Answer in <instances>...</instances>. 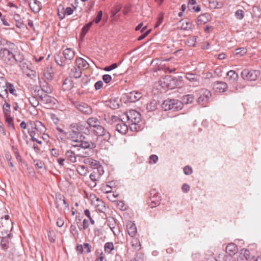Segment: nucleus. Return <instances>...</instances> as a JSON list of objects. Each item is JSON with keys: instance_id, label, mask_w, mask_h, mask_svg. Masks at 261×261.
I'll use <instances>...</instances> for the list:
<instances>
[{"instance_id": "09e8293b", "label": "nucleus", "mask_w": 261, "mask_h": 261, "mask_svg": "<svg viewBox=\"0 0 261 261\" xmlns=\"http://www.w3.org/2000/svg\"><path fill=\"white\" fill-rule=\"evenodd\" d=\"M121 8L122 6L120 5L116 4L111 11V16L114 17L120 11Z\"/></svg>"}, {"instance_id": "e2e57ef3", "label": "nucleus", "mask_w": 261, "mask_h": 261, "mask_svg": "<svg viewBox=\"0 0 261 261\" xmlns=\"http://www.w3.org/2000/svg\"><path fill=\"white\" fill-rule=\"evenodd\" d=\"M158 161V156L155 154H152L149 156V163L150 164H156Z\"/></svg>"}, {"instance_id": "37998d69", "label": "nucleus", "mask_w": 261, "mask_h": 261, "mask_svg": "<svg viewBox=\"0 0 261 261\" xmlns=\"http://www.w3.org/2000/svg\"><path fill=\"white\" fill-rule=\"evenodd\" d=\"M180 22L182 23L181 28L184 30H188L191 28L192 24L188 20H181Z\"/></svg>"}, {"instance_id": "ddd939ff", "label": "nucleus", "mask_w": 261, "mask_h": 261, "mask_svg": "<svg viewBox=\"0 0 261 261\" xmlns=\"http://www.w3.org/2000/svg\"><path fill=\"white\" fill-rule=\"evenodd\" d=\"M142 94L141 92L133 91L126 95V97L130 102H135L139 100L142 97Z\"/></svg>"}, {"instance_id": "603ef678", "label": "nucleus", "mask_w": 261, "mask_h": 261, "mask_svg": "<svg viewBox=\"0 0 261 261\" xmlns=\"http://www.w3.org/2000/svg\"><path fill=\"white\" fill-rule=\"evenodd\" d=\"M9 218V216L8 215H5V218L2 217L1 218V222H3V224L10 226L12 224V223Z\"/></svg>"}, {"instance_id": "9b49d317", "label": "nucleus", "mask_w": 261, "mask_h": 261, "mask_svg": "<svg viewBox=\"0 0 261 261\" xmlns=\"http://www.w3.org/2000/svg\"><path fill=\"white\" fill-rule=\"evenodd\" d=\"M200 95L197 99V102L202 105H205L208 101L209 99L211 97V93L210 91L206 89H202L200 92Z\"/></svg>"}, {"instance_id": "2f4dec72", "label": "nucleus", "mask_w": 261, "mask_h": 261, "mask_svg": "<svg viewBox=\"0 0 261 261\" xmlns=\"http://www.w3.org/2000/svg\"><path fill=\"white\" fill-rule=\"evenodd\" d=\"M63 11V15H61L60 14V10L58 9V15L61 19H63L65 17V15H70L72 14L73 10L71 7H67L64 10V8H62Z\"/></svg>"}, {"instance_id": "c03bdc74", "label": "nucleus", "mask_w": 261, "mask_h": 261, "mask_svg": "<svg viewBox=\"0 0 261 261\" xmlns=\"http://www.w3.org/2000/svg\"><path fill=\"white\" fill-rule=\"evenodd\" d=\"M9 237H5L4 238H2V240L1 242V246L2 249L4 250H6L9 247Z\"/></svg>"}, {"instance_id": "2eb2a0df", "label": "nucleus", "mask_w": 261, "mask_h": 261, "mask_svg": "<svg viewBox=\"0 0 261 261\" xmlns=\"http://www.w3.org/2000/svg\"><path fill=\"white\" fill-rule=\"evenodd\" d=\"M29 6L34 13H38L42 8L41 3L37 0H30Z\"/></svg>"}, {"instance_id": "69168bd1", "label": "nucleus", "mask_w": 261, "mask_h": 261, "mask_svg": "<svg viewBox=\"0 0 261 261\" xmlns=\"http://www.w3.org/2000/svg\"><path fill=\"white\" fill-rule=\"evenodd\" d=\"M137 261H144V255L141 252L137 253L134 257Z\"/></svg>"}, {"instance_id": "20e7f679", "label": "nucleus", "mask_w": 261, "mask_h": 261, "mask_svg": "<svg viewBox=\"0 0 261 261\" xmlns=\"http://www.w3.org/2000/svg\"><path fill=\"white\" fill-rule=\"evenodd\" d=\"M162 108L165 111L168 110L178 111L182 109V103L177 99H168L164 100L162 103Z\"/></svg>"}, {"instance_id": "c756f323", "label": "nucleus", "mask_w": 261, "mask_h": 261, "mask_svg": "<svg viewBox=\"0 0 261 261\" xmlns=\"http://www.w3.org/2000/svg\"><path fill=\"white\" fill-rule=\"evenodd\" d=\"M106 129L100 125H97L93 128V133L94 135L101 136L102 135H103V133L105 132Z\"/></svg>"}, {"instance_id": "c9c22d12", "label": "nucleus", "mask_w": 261, "mask_h": 261, "mask_svg": "<svg viewBox=\"0 0 261 261\" xmlns=\"http://www.w3.org/2000/svg\"><path fill=\"white\" fill-rule=\"evenodd\" d=\"M194 99V96L192 94H188L186 95H184L182 97V101L181 102L182 104L185 103V104H188L192 103Z\"/></svg>"}, {"instance_id": "1a4fd4ad", "label": "nucleus", "mask_w": 261, "mask_h": 261, "mask_svg": "<svg viewBox=\"0 0 261 261\" xmlns=\"http://www.w3.org/2000/svg\"><path fill=\"white\" fill-rule=\"evenodd\" d=\"M37 96L38 97L40 101L44 104L47 105L49 106H51L55 104L56 99L48 95L47 94L40 92V90L37 92Z\"/></svg>"}, {"instance_id": "8fccbe9b", "label": "nucleus", "mask_w": 261, "mask_h": 261, "mask_svg": "<svg viewBox=\"0 0 261 261\" xmlns=\"http://www.w3.org/2000/svg\"><path fill=\"white\" fill-rule=\"evenodd\" d=\"M93 169H94V171H96V173H97V174H98V175H99L100 177L104 173L103 167L99 165V162L98 161L97 167H95L93 168Z\"/></svg>"}, {"instance_id": "412c9836", "label": "nucleus", "mask_w": 261, "mask_h": 261, "mask_svg": "<svg viewBox=\"0 0 261 261\" xmlns=\"http://www.w3.org/2000/svg\"><path fill=\"white\" fill-rule=\"evenodd\" d=\"M166 84V87L170 89H172L177 86V81L176 79L170 76L166 79L164 82Z\"/></svg>"}, {"instance_id": "7ed1b4c3", "label": "nucleus", "mask_w": 261, "mask_h": 261, "mask_svg": "<svg viewBox=\"0 0 261 261\" xmlns=\"http://www.w3.org/2000/svg\"><path fill=\"white\" fill-rule=\"evenodd\" d=\"M0 59L8 65H14L16 56L7 48L1 47L0 48Z\"/></svg>"}, {"instance_id": "de8ad7c7", "label": "nucleus", "mask_w": 261, "mask_h": 261, "mask_svg": "<svg viewBox=\"0 0 261 261\" xmlns=\"http://www.w3.org/2000/svg\"><path fill=\"white\" fill-rule=\"evenodd\" d=\"M130 129L133 132H138L140 129L141 125L139 123H129Z\"/></svg>"}, {"instance_id": "bb28decb", "label": "nucleus", "mask_w": 261, "mask_h": 261, "mask_svg": "<svg viewBox=\"0 0 261 261\" xmlns=\"http://www.w3.org/2000/svg\"><path fill=\"white\" fill-rule=\"evenodd\" d=\"M54 75V70L51 67H47L44 71V76L48 80H51Z\"/></svg>"}, {"instance_id": "a18cd8bd", "label": "nucleus", "mask_w": 261, "mask_h": 261, "mask_svg": "<svg viewBox=\"0 0 261 261\" xmlns=\"http://www.w3.org/2000/svg\"><path fill=\"white\" fill-rule=\"evenodd\" d=\"M107 222L108 226H109L110 228H114V227L117 225L116 219L112 217H108L107 220Z\"/></svg>"}, {"instance_id": "39448f33", "label": "nucleus", "mask_w": 261, "mask_h": 261, "mask_svg": "<svg viewBox=\"0 0 261 261\" xmlns=\"http://www.w3.org/2000/svg\"><path fill=\"white\" fill-rule=\"evenodd\" d=\"M260 74L259 70L245 69L241 72V76L244 80L254 81L258 79Z\"/></svg>"}, {"instance_id": "4c0bfd02", "label": "nucleus", "mask_w": 261, "mask_h": 261, "mask_svg": "<svg viewBox=\"0 0 261 261\" xmlns=\"http://www.w3.org/2000/svg\"><path fill=\"white\" fill-rule=\"evenodd\" d=\"M29 102L32 107L35 108L39 104V99L37 96V94L35 96H32L29 99Z\"/></svg>"}, {"instance_id": "5701e85b", "label": "nucleus", "mask_w": 261, "mask_h": 261, "mask_svg": "<svg viewBox=\"0 0 261 261\" xmlns=\"http://www.w3.org/2000/svg\"><path fill=\"white\" fill-rule=\"evenodd\" d=\"M8 91L12 94L17 96L16 93V91L14 89V86L12 84L8 82L6 88L4 89V92L6 97H8Z\"/></svg>"}, {"instance_id": "49530a36", "label": "nucleus", "mask_w": 261, "mask_h": 261, "mask_svg": "<svg viewBox=\"0 0 261 261\" xmlns=\"http://www.w3.org/2000/svg\"><path fill=\"white\" fill-rule=\"evenodd\" d=\"M146 28H147L146 26L142 28V29L141 30V32L142 33V34L138 37V40L140 41V40L143 39L150 33V32H151V30H148L145 32Z\"/></svg>"}, {"instance_id": "f03ea898", "label": "nucleus", "mask_w": 261, "mask_h": 261, "mask_svg": "<svg viewBox=\"0 0 261 261\" xmlns=\"http://www.w3.org/2000/svg\"><path fill=\"white\" fill-rule=\"evenodd\" d=\"M72 130L65 133L68 139H71L73 143L72 147H82V124L80 123H73L70 125Z\"/></svg>"}, {"instance_id": "cd10ccee", "label": "nucleus", "mask_w": 261, "mask_h": 261, "mask_svg": "<svg viewBox=\"0 0 261 261\" xmlns=\"http://www.w3.org/2000/svg\"><path fill=\"white\" fill-rule=\"evenodd\" d=\"M63 55L67 60H71L74 56V51L69 48H66L63 52Z\"/></svg>"}, {"instance_id": "79ce46f5", "label": "nucleus", "mask_w": 261, "mask_h": 261, "mask_svg": "<svg viewBox=\"0 0 261 261\" xmlns=\"http://www.w3.org/2000/svg\"><path fill=\"white\" fill-rule=\"evenodd\" d=\"M92 113V109L91 107L87 103H83V114L85 115H90Z\"/></svg>"}, {"instance_id": "7c9ffc66", "label": "nucleus", "mask_w": 261, "mask_h": 261, "mask_svg": "<svg viewBox=\"0 0 261 261\" xmlns=\"http://www.w3.org/2000/svg\"><path fill=\"white\" fill-rule=\"evenodd\" d=\"M97 120V119L95 118L90 117L87 119L84 124L93 129L97 125L96 124Z\"/></svg>"}, {"instance_id": "473e14b6", "label": "nucleus", "mask_w": 261, "mask_h": 261, "mask_svg": "<svg viewBox=\"0 0 261 261\" xmlns=\"http://www.w3.org/2000/svg\"><path fill=\"white\" fill-rule=\"evenodd\" d=\"M33 128L40 133L43 132L45 129V127L43 123L39 121H37L34 122Z\"/></svg>"}, {"instance_id": "423d86ee", "label": "nucleus", "mask_w": 261, "mask_h": 261, "mask_svg": "<svg viewBox=\"0 0 261 261\" xmlns=\"http://www.w3.org/2000/svg\"><path fill=\"white\" fill-rule=\"evenodd\" d=\"M79 215L76 216L75 221L73 224L71 225L70 227V231L72 236L74 238L76 242L79 238V230H82V222L80 218V214L78 213Z\"/></svg>"}, {"instance_id": "6ab92c4d", "label": "nucleus", "mask_w": 261, "mask_h": 261, "mask_svg": "<svg viewBox=\"0 0 261 261\" xmlns=\"http://www.w3.org/2000/svg\"><path fill=\"white\" fill-rule=\"evenodd\" d=\"M66 156L71 162H76L77 159L79 161H81V156L80 154H76L74 150L67 151L66 153Z\"/></svg>"}, {"instance_id": "393cba45", "label": "nucleus", "mask_w": 261, "mask_h": 261, "mask_svg": "<svg viewBox=\"0 0 261 261\" xmlns=\"http://www.w3.org/2000/svg\"><path fill=\"white\" fill-rule=\"evenodd\" d=\"M116 130L122 134H125L128 130V126L123 121H121L116 125Z\"/></svg>"}, {"instance_id": "a878e982", "label": "nucleus", "mask_w": 261, "mask_h": 261, "mask_svg": "<svg viewBox=\"0 0 261 261\" xmlns=\"http://www.w3.org/2000/svg\"><path fill=\"white\" fill-rule=\"evenodd\" d=\"M228 80L231 83L237 82L239 79V75L235 71L230 70L227 73Z\"/></svg>"}, {"instance_id": "13d9d810", "label": "nucleus", "mask_w": 261, "mask_h": 261, "mask_svg": "<svg viewBox=\"0 0 261 261\" xmlns=\"http://www.w3.org/2000/svg\"><path fill=\"white\" fill-rule=\"evenodd\" d=\"M5 102V104L3 105V109L4 111V113H10V105L7 102L5 97L3 99Z\"/></svg>"}, {"instance_id": "052dcab7", "label": "nucleus", "mask_w": 261, "mask_h": 261, "mask_svg": "<svg viewBox=\"0 0 261 261\" xmlns=\"http://www.w3.org/2000/svg\"><path fill=\"white\" fill-rule=\"evenodd\" d=\"M132 246L136 249H140V243L137 239H134L132 241Z\"/></svg>"}, {"instance_id": "774afa93", "label": "nucleus", "mask_w": 261, "mask_h": 261, "mask_svg": "<svg viewBox=\"0 0 261 261\" xmlns=\"http://www.w3.org/2000/svg\"><path fill=\"white\" fill-rule=\"evenodd\" d=\"M117 206L118 208H120L122 211H124L126 210V207L124 203V202L122 201H117Z\"/></svg>"}, {"instance_id": "4468645a", "label": "nucleus", "mask_w": 261, "mask_h": 261, "mask_svg": "<svg viewBox=\"0 0 261 261\" xmlns=\"http://www.w3.org/2000/svg\"><path fill=\"white\" fill-rule=\"evenodd\" d=\"M213 86L215 91L218 92H223L227 88V84L224 82H215L213 83Z\"/></svg>"}, {"instance_id": "72a5a7b5", "label": "nucleus", "mask_w": 261, "mask_h": 261, "mask_svg": "<svg viewBox=\"0 0 261 261\" xmlns=\"http://www.w3.org/2000/svg\"><path fill=\"white\" fill-rule=\"evenodd\" d=\"M41 90L40 91L43 93L48 94L52 92V87L48 83H46L45 85H41Z\"/></svg>"}, {"instance_id": "f8f14e48", "label": "nucleus", "mask_w": 261, "mask_h": 261, "mask_svg": "<svg viewBox=\"0 0 261 261\" xmlns=\"http://www.w3.org/2000/svg\"><path fill=\"white\" fill-rule=\"evenodd\" d=\"M83 163L85 165H83V170L86 169V171L89 172V170L93 169L95 167H97V161L93 160L92 158H86V156L83 155Z\"/></svg>"}, {"instance_id": "4be33fe9", "label": "nucleus", "mask_w": 261, "mask_h": 261, "mask_svg": "<svg viewBox=\"0 0 261 261\" xmlns=\"http://www.w3.org/2000/svg\"><path fill=\"white\" fill-rule=\"evenodd\" d=\"M126 227L128 234L131 237H135L137 232L136 225L134 223L130 222L129 223H127Z\"/></svg>"}, {"instance_id": "dca6fc26", "label": "nucleus", "mask_w": 261, "mask_h": 261, "mask_svg": "<svg viewBox=\"0 0 261 261\" xmlns=\"http://www.w3.org/2000/svg\"><path fill=\"white\" fill-rule=\"evenodd\" d=\"M250 259V251L247 249H242L240 250L238 261H249Z\"/></svg>"}, {"instance_id": "a19ab883", "label": "nucleus", "mask_w": 261, "mask_h": 261, "mask_svg": "<svg viewBox=\"0 0 261 261\" xmlns=\"http://www.w3.org/2000/svg\"><path fill=\"white\" fill-rule=\"evenodd\" d=\"M13 19L16 22V27L19 28H21L23 26V24L21 21L20 16L18 14H15L13 16Z\"/></svg>"}, {"instance_id": "864d4df0", "label": "nucleus", "mask_w": 261, "mask_h": 261, "mask_svg": "<svg viewBox=\"0 0 261 261\" xmlns=\"http://www.w3.org/2000/svg\"><path fill=\"white\" fill-rule=\"evenodd\" d=\"M236 55L242 56L244 55L245 54H246V53H247V49L244 47L239 48L236 49Z\"/></svg>"}, {"instance_id": "aec40b11", "label": "nucleus", "mask_w": 261, "mask_h": 261, "mask_svg": "<svg viewBox=\"0 0 261 261\" xmlns=\"http://www.w3.org/2000/svg\"><path fill=\"white\" fill-rule=\"evenodd\" d=\"M226 252L230 256L234 255L238 250L237 246L234 243L229 244L225 248Z\"/></svg>"}, {"instance_id": "9d476101", "label": "nucleus", "mask_w": 261, "mask_h": 261, "mask_svg": "<svg viewBox=\"0 0 261 261\" xmlns=\"http://www.w3.org/2000/svg\"><path fill=\"white\" fill-rule=\"evenodd\" d=\"M125 116L129 123H139L141 121V114L134 110H130L127 112Z\"/></svg>"}, {"instance_id": "4d7b16f0", "label": "nucleus", "mask_w": 261, "mask_h": 261, "mask_svg": "<svg viewBox=\"0 0 261 261\" xmlns=\"http://www.w3.org/2000/svg\"><path fill=\"white\" fill-rule=\"evenodd\" d=\"M93 22V21H91V22H89L86 25H85L84 27H83V38L84 37L85 34L88 31V30L90 29V28L92 25Z\"/></svg>"}, {"instance_id": "a211bd4d", "label": "nucleus", "mask_w": 261, "mask_h": 261, "mask_svg": "<svg viewBox=\"0 0 261 261\" xmlns=\"http://www.w3.org/2000/svg\"><path fill=\"white\" fill-rule=\"evenodd\" d=\"M2 226L0 229V238H4L5 237H9L10 233V227L8 225L3 224V222H1Z\"/></svg>"}, {"instance_id": "6e6d98bb", "label": "nucleus", "mask_w": 261, "mask_h": 261, "mask_svg": "<svg viewBox=\"0 0 261 261\" xmlns=\"http://www.w3.org/2000/svg\"><path fill=\"white\" fill-rule=\"evenodd\" d=\"M109 106L111 108L114 110L119 108V106L117 100L115 99L110 100Z\"/></svg>"}, {"instance_id": "f257e3e1", "label": "nucleus", "mask_w": 261, "mask_h": 261, "mask_svg": "<svg viewBox=\"0 0 261 261\" xmlns=\"http://www.w3.org/2000/svg\"><path fill=\"white\" fill-rule=\"evenodd\" d=\"M93 129L85 124H83V149H88L87 151L84 152L86 155L90 156L94 153V149L96 144L94 142Z\"/></svg>"}, {"instance_id": "5fc2aeb1", "label": "nucleus", "mask_w": 261, "mask_h": 261, "mask_svg": "<svg viewBox=\"0 0 261 261\" xmlns=\"http://www.w3.org/2000/svg\"><path fill=\"white\" fill-rule=\"evenodd\" d=\"M236 17L239 19L242 20L244 17V12L242 10L239 9L235 13Z\"/></svg>"}, {"instance_id": "338daca9", "label": "nucleus", "mask_w": 261, "mask_h": 261, "mask_svg": "<svg viewBox=\"0 0 261 261\" xmlns=\"http://www.w3.org/2000/svg\"><path fill=\"white\" fill-rule=\"evenodd\" d=\"M102 16V11H99L97 15L96 18L93 19V21L95 22L96 23H98L101 20V18Z\"/></svg>"}, {"instance_id": "3c124183", "label": "nucleus", "mask_w": 261, "mask_h": 261, "mask_svg": "<svg viewBox=\"0 0 261 261\" xmlns=\"http://www.w3.org/2000/svg\"><path fill=\"white\" fill-rule=\"evenodd\" d=\"M105 251L110 253L111 251L114 249V244L112 242L106 243L105 245Z\"/></svg>"}, {"instance_id": "b1692460", "label": "nucleus", "mask_w": 261, "mask_h": 261, "mask_svg": "<svg viewBox=\"0 0 261 261\" xmlns=\"http://www.w3.org/2000/svg\"><path fill=\"white\" fill-rule=\"evenodd\" d=\"M55 60L56 62L60 66H64L66 63V59L64 58L63 54H56L55 55Z\"/></svg>"}, {"instance_id": "0e129e2a", "label": "nucleus", "mask_w": 261, "mask_h": 261, "mask_svg": "<svg viewBox=\"0 0 261 261\" xmlns=\"http://www.w3.org/2000/svg\"><path fill=\"white\" fill-rule=\"evenodd\" d=\"M92 247L88 243H84L83 245V251L84 249L85 251V252L88 253L91 251Z\"/></svg>"}, {"instance_id": "f3484780", "label": "nucleus", "mask_w": 261, "mask_h": 261, "mask_svg": "<svg viewBox=\"0 0 261 261\" xmlns=\"http://www.w3.org/2000/svg\"><path fill=\"white\" fill-rule=\"evenodd\" d=\"M74 82L70 79L66 78L63 83L62 88L64 91H69L72 88H76Z\"/></svg>"}, {"instance_id": "58836bf2", "label": "nucleus", "mask_w": 261, "mask_h": 261, "mask_svg": "<svg viewBox=\"0 0 261 261\" xmlns=\"http://www.w3.org/2000/svg\"><path fill=\"white\" fill-rule=\"evenodd\" d=\"M5 116L6 118V121L8 123V126L10 127H12L14 129V125L13 124V119L10 115V113H5Z\"/></svg>"}, {"instance_id": "0eeeda50", "label": "nucleus", "mask_w": 261, "mask_h": 261, "mask_svg": "<svg viewBox=\"0 0 261 261\" xmlns=\"http://www.w3.org/2000/svg\"><path fill=\"white\" fill-rule=\"evenodd\" d=\"M82 58H78L76 59L75 65L71 70V77L74 80L80 79L82 76Z\"/></svg>"}, {"instance_id": "bf43d9fd", "label": "nucleus", "mask_w": 261, "mask_h": 261, "mask_svg": "<svg viewBox=\"0 0 261 261\" xmlns=\"http://www.w3.org/2000/svg\"><path fill=\"white\" fill-rule=\"evenodd\" d=\"M48 240L51 243H54L55 242L56 238L55 234L53 231L49 230L47 233Z\"/></svg>"}, {"instance_id": "6e6552de", "label": "nucleus", "mask_w": 261, "mask_h": 261, "mask_svg": "<svg viewBox=\"0 0 261 261\" xmlns=\"http://www.w3.org/2000/svg\"><path fill=\"white\" fill-rule=\"evenodd\" d=\"M161 200V196L155 190H153L150 192L149 199L147 204L151 208H153L160 205Z\"/></svg>"}, {"instance_id": "680f3d73", "label": "nucleus", "mask_w": 261, "mask_h": 261, "mask_svg": "<svg viewBox=\"0 0 261 261\" xmlns=\"http://www.w3.org/2000/svg\"><path fill=\"white\" fill-rule=\"evenodd\" d=\"M100 178L99 175L97 173H96V171H93L92 173L90 175V178L92 181H95Z\"/></svg>"}, {"instance_id": "c85d7f7f", "label": "nucleus", "mask_w": 261, "mask_h": 261, "mask_svg": "<svg viewBox=\"0 0 261 261\" xmlns=\"http://www.w3.org/2000/svg\"><path fill=\"white\" fill-rule=\"evenodd\" d=\"M8 82L4 77H0V97L4 99V95L2 94L4 89L6 88Z\"/></svg>"}, {"instance_id": "ea45409f", "label": "nucleus", "mask_w": 261, "mask_h": 261, "mask_svg": "<svg viewBox=\"0 0 261 261\" xmlns=\"http://www.w3.org/2000/svg\"><path fill=\"white\" fill-rule=\"evenodd\" d=\"M186 78L191 82H197L199 77L194 73H187L185 76Z\"/></svg>"}, {"instance_id": "e433bc0d", "label": "nucleus", "mask_w": 261, "mask_h": 261, "mask_svg": "<svg viewBox=\"0 0 261 261\" xmlns=\"http://www.w3.org/2000/svg\"><path fill=\"white\" fill-rule=\"evenodd\" d=\"M157 101L155 100H151L147 104L146 109L148 111H153L156 109Z\"/></svg>"}, {"instance_id": "f704fd0d", "label": "nucleus", "mask_w": 261, "mask_h": 261, "mask_svg": "<svg viewBox=\"0 0 261 261\" xmlns=\"http://www.w3.org/2000/svg\"><path fill=\"white\" fill-rule=\"evenodd\" d=\"M56 208L60 211H64L66 208L69 209V206L65 200L56 205Z\"/></svg>"}]
</instances>
